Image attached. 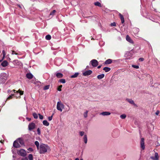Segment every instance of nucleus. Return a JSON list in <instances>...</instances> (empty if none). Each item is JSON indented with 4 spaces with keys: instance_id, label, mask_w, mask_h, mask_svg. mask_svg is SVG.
I'll use <instances>...</instances> for the list:
<instances>
[{
    "instance_id": "1",
    "label": "nucleus",
    "mask_w": 160,
    "mask_h": 160,
    "mask_svg": "<svg viewBox=\"0 0 160 160\" xmlns=\"http://www.w3.org/2000/svg\"><path fill=\"white\" fill-rule=\"evenodd\" d=\"M50 150L49 147L47 145L42 144L39 148V152L40 154H43Z\"/></svg>"
},
{
    "instance_id": "2",
    "label": "nucleus",
    "mask_w": 160,
    "mask_h": 160,
    "mask_svg": "<svg viewBox=\"0 0 160 160\" xmlns=\"http://www.w3.org/2000/svg\"><path fill=\"white\" fill-rule=\"evenodd\" d=\"M64 108V105L61 102H57V108L60 112H62V108Z\"/></svg>"
},
{
    "instance_id": "3",
    "label": "nucleus",
    "mask_w": 160,
    "mask_h": 160,
    "mask_svg": "<svg viewBox=\"0 0 160 160\" xmlns=\"http://www.w3.org/2000/svg\"><path fill=\"white\" fill-rule=\"evenodd\" d=\"M18 154L22 157H24L26 155V151L23 149H21L18 151Z\"/></svg>"
},
{
    "instance_id": "4",
    "label": "nucleus",
    "mask_w": 160,
    "mask_h": 160,
    "mask_svg": "<svg viewBox=\"0 0 160 160\" xmlns=\"http://www.w3.org/2000/svg\"><path fill=\"white\" fill-rule=\"evenodd\" d=\"M90 63L93 67H97L98 64V61L96 59H93L90 61Z\"/></svg>"
},
{
    "instance_id": "5",
    "label": "nucleus",
    "mask_w": 160,
    "mask_h": 160,
    "mask_svg": "<svg viewBox=\"0 0 160 160\" xmlns=\"http://www.w3.org/2000/svg\"><path fill=\"white\" fill-rule=\"evenodd\" d=\"M35 127V124L33 122L30 123L28 125V129L29 130H31L34 129Z\"/></svg>"
},
{
    "instance_id": "6",
    "label": "nucleus",
    "mask_w": 160,
    "mask_h": 160,
    "mask_svg": "<svg viewBox=\"0 0 160 160\" xmlns=\"http://www.w3.org/2000/svg\"><path fill=\"white\" fill-rule=\"evenodd\" d=\"M92 73V71L91 70H89L85 72H84L82 73V75L84 76H87L91 75Z\"/></svg>"
},
{
    "instance_id": "7",
    "label": "nucleus",
    "mask_w": 160,
    "mask_h": 160,
    "mask_svg": "<svg viewBox=\"0 0 160 160\" xmlns=\"http://www.w3.org/2000/svg\"><path fill=\"white\" fill-rule=\"evenodd\" d=\"M140 145L141 147L142 150H144L145 149L144 146V139L143 138H142L140 141Z\"/></svg>"
},
{
    "instance_id": "8",
    "label": "nucleus",
    "mask_w": 160,
    "mask_h": 160,
    "mask_svg": "<svg viewBox=\"0 0 160 160\" xmlns=\"http://www.w3.org/2000/svg\"><path fill=\"white\" fill-rule=\"evenodd\" d=\"M126 101L129 102L130 104L134 105L135 106L137 107V105L135 104L134 101L132 99H130L129 98H126Z\"/></svg>"
},
{
    "instance_id": "9",
    "label": "nucleus",
    "mask_w": 160,
    "mask_h": 160,
    "mask_svg": "<svg viewBox=\"0 0 160 160\" xmlns=\"http://www.w3.org/2000/svg\"><path fill=\"white\" fill-rule=\"evenodd\" d=\"M151 158L153 160H158L159 156L157 152H156L155 154L154 157H151Z\"/></svg>"
},
{
    "instance_id": "10",
    "label": "nucleus",
    "mask_w": 160,
    "mask_h": 160,
    "mask_svg": "<svg viewBox=\"0 0 160 160\" xmlns=\"http://www.w3.org/2000/svg\"><path fill=\"white\" fill-rule=\"evenodd\" d=\"M126 40L129 42L133 44V42L132 40L131 39V38L128 35H127L126 37Z\"/></svg>"
},
{
    "instance_id": "11",
    "label": "nucleus",
    "mask_w": 160,
    "mask_h": 160,
    "mask_svg": "<svg viewBox=\"0 0 160 160\" xmlns=\"http://www.w3.org/2000/svg\"><path fill=\"white\" fill-rule=\"evenodd\" d=\"M13 146L16 148H18L20 147V145L17 140L15 141L13 143Z\"/></svg>"
},
{
    "instance_id": "12",
    "label": "nucleus",
    "mask_w": 160,
    "mask_h": 160,
    "mask_svg": "<svg viewBox=\"0 0 160 160\" xmlns=\"http://www.w3.org/2000/svg\"><path fill=\"white\" fill-rule=\"evenodd\" d=\"M111 114V113L108 112H105L101 113L100 114L103 116H108Z\"/></svg>"
},
{
    "instance_id": "13",
    "label": "nucleus",
    "mask_w": 160,
    "mask_h": 160,
    "mask_svg": "<svg viewBox=\"0 0 160 160\" xmlns=\"http://www.w3.org/2000/svg\"><path fill=\"white\" fill-rule=\"evenodd\" d=\"M12 91L14 92V93L17 92V93H19L20 95H22L23 94V91L20 90H19L18 91H16L15 90H13Z\"/></svg>"
},
{
    "instance_id": "14",
    "label": "nucleus",
    "mask_w": 160,
    "mask_h": 160,
    "mask_svg": "<svg viewBox=\"0 0 160 160\" xmlns=\"http://www.w3.org/2000/svg\"><path fill=\"white\" fill-rule=\"evenodd\" d=\"M8 62L6 61L5 60L3 61L1 63V65L3 67H5L7 66L8 65Z\"/></svg>"
},
{
    "instance_id": "15",
    "label": "nucleus",
    "mask_w": 160,
    "mask_h": 160,
    "mask_svg": "<svg viewBox=\"0 0 160 160\" xmlns=\"http://www.w3.org/2000/svg\"><path fill=\"white\" fill-rule=\"evenodd\" d=\"M26 77L28 79H32L33 77L32 75L30 73H28L26 74Z\"/></svg>"
},
{
    "instance_id": "16",
    "label": "nucleus",
    "mask_w": 160,
    "mask_h": 160,
    "mask_svg": "<svg viewBox=\"0 0 160 160\" xmlns=\"http://www.w3.org/2000/svg\"><path fill=\"white\" fill-rule=\"evenodd\" d=\"M103 70L105 71L106 72H108L110 70L111 68L108 67H105L103 68Z\"/></svg>"
},
{
    "instance_id": "17",
    "label": "nucleus",
    "mask_w": 160,
    "mask_h": 160,
    "mask_svg": "<svg viewBox=\"0 0 160 160\" xmlns=\"http://www.w3.org/2000/svg\"><path fill=\"white\" fill-rule=\"evenodd\" d=\"M104 74H103L99 75L97 76V78L98 79H100L103 78L104 77Z\"/></svg>"
},
{
    "instance_id": "18",
    "label": "nucleus",
    "mask_w": 160,
    "mask_h": 160,
    "mask_svg": "<svg viewBox=\"0 0 160 160\" xmlns=\"http://www.w3.org/2000/svg\"><path fill=\"white\" fill-rule=\"evenodd\" d=\"M83 140L85 143L86 144L87 142V137L86 135H84L83 138Z\"/></svg>"
},
{
    "instance_id": "19",
    "label": "nucleus",
    "mask_w": 160,
    "mask_h": 160,
    "mask_svg": "<svg viewBox=\"0 0 160 160\" xmlns=\"http://www.w3.org/2000/svg\"><path fill=\"white\" fill-rule=\"evenodd\" d=\"M43 124L46 126H48L49 125V123L47 120H44L43 121Z\"/></svg>"
},
{
    "instance_id": "20",
    "label": "nucleus",
    "mask_w": 160,
    "mask_h": 160,
    "mask_svg": "<svg viewBox=\"0 0 160 160\" xmlns=\"http://www.w3.org/2000/svg\"><path fill=\"white\" fill-rule=\"evenodd\" d=\"M112 62V61L111 59H108L105 61V64H110Z\"/></svg>"
},
{
    "instance_id": "21",
    "label": "nucleus",
    "mask_w": 160,
    "mask_h": 160,
    "mask_svg": "<svg viewBox=\"0 0 160 160\" xmlns=\"http://www.w3.org/2000/svg\"><path fill=\"white\" fill-rule=\"evenodd\" d=\"M56 75L58 78H61L63 76V75L60 73H57Z\"/></svg>"
},
{
    "instance_id": "22",
    "label": "nucleus",
    "mask_w": 160,
    "mask_h": 160,
    "mask_svg": "<svg viewBox=\"0 0 160 160\" xmlns=\"http://www.w3.org/2000/svg\"><path fill=\"white\" fill-rule=\"evenodd\" d=\"M78 73L76 72L73 75H72L71 76V78H76L78 76Z\"/></svg>"
},
{
    "instance_id": "23",
    "label": "nucleus",
    "mask_w": 160,
    "mask_h": 160,
    "mask_svg": "<svg viewBox=\"0 0 160 160\" xmlns=\"http://www.w3.org/2000/svg\"><path fill=\"white\" fill-rule=\"evenodd\" d=\"M18 142H19L20 144L22 145L23 143V140L21 139V138H19L17 140Z\"/></svg>"
},
{
    "instance_id": "24",
    "label": "nucleus",
    "mask_w": 160,
    "mask_h": 160,
    "mask_svg": "<svg viewBox=\"0 0 160 160\" xmlns=\"http://www.w3.org/2000/svg\"><path fill=\"white\" fill-rule=\"evenodd\" d=\"M35 144L36 146L37 149H38L39 148V142L38 141H36L35 142Z\"/></svg>"
},
{
    "instance_id": "25",
    "label": "nucleus",
    "mask_w": 160,
    "mask_h": 160,
    "mask_svg": "<svg viewBox=\"0 0 160 160\" xmlns=\"http://www.w3.org/2000/svg\"><path fill=\"white\" fill-rule=\"evenodd\" d=\"M94 5L95 6H98L99 7H101V3L99 2H95Z\"/></svg>"
},
{
    "instance_id": "26",
    "label": "nucleus",
    "mask_w": 160,
    "mask_h": 160,
    "mask_svg": "<svg viewBox=\"0 0 160 160\" xmlns=\"http://www.w3.org/2000/svg\"><path fill=\"white\" fill-rule=\"evenodd\" d=\"M28 158L29 160H33V156L32 154H29L28 155Z\"/></svg>"
},
{
    "instance_id": "27",
    "label": "nucleus",
    "mask_w": 160,
    "mask_h": 160,
    "mask_svg": "<svg viewBox=\"0 0 160 160\" xmlns=\"http://www.w3.org/2000/svg\"><path fill=\"white\" fill-rule=\"evenodd\" d=\"M46 39L47 40H50L51 38V36L49 35H48L46 36Z\"/></svg>"
},
{
    "instance_id": "28",
    "label": "nucleus",
    "mask_w": 160,
    "mask_h": 160,
    "mask_svg": "<svg viewBox=\"0 0 160 160\" xmlns=\"http://www.w3.org/2000/svg\"><path fill=\"white\" fill-rule=\"evenodd\" d=\"M126 117V115L125 114H123L120 116V118L122 119L125 118Z\"/></svg>"
},
{
    "instance_id": "29",
    "label": "nucleus",
    "mask_w": 160,
    "mask_h": 160,
    "mask_svg": "<svg viewBox=\"0 0 160 160\" xmlns=\"http://www.w3.org/2000/svg\"><path fill=\"white\" fill-rule=\"evenodd\" d=\"M88 111H86L83 114L84 117L85 118H86L88 116Z\"/></svg>"
},
{
    "instance_id": "30",
    "label": "nucleus",
    "mask_w": 160,
    "mask_h": 160,
    "mask_svg": "<svg viewBox=\"0 0 160 160\" xmlns=\"http://www.w3.org/2000/svg\"><path fill=\"white\" fill-rule=\"evenodd\" d=\"M59 82L62 83H64L66 82V81L65 79H62L59 80Z\"/></svg>"
},
{
    "instance_id": "31",
    "label": "nucleus",
    "mask_w": 160,
    "mask_h": 160,
    "mask_svg": "<svg viewBox=\"0 0 160 160\" xmlns=\"http://www.w3.org/2000/svg\"><path fill=\"white\" fill-rule=\"evenodd\" d=\"M49 87H50L49 85H48L45 86L44 87V88H43V89L44 90H46L48 89L49 88Z\"/></svg>"
},
{
    "instance_id": "32",
    "label": "nucleus",
    "mask_w": 160,
    "mask_h": 160,
    "mask_svg": "<svg viewBox=\"0 0 160 160\" xmlns=\"http://www.w3.org/2000/svg\"><path fill=\"white\" fill-rule=\"evenodd\" d=\"M33 116L34 118L35 119H37L38 118V115L36 113H33Z\"/></svg>"
},
{
    "instance_id": "33",
    "label": "nucleus",
    "mask_w": 160,
    "mask_h": 160,
    "mask_svg": "<svg viewBox=\"0 0 160 160\" xmlns=\"http://www.w3.org/2000/svg\"><path fill=\"white\" fill-rule=\"evenodd\" d=\"M56 12V11L55 10H53L50 13V15H53L54 14V13Z\"/></svg>"
},
{
    "instance_id": "34",
    "label": "nucleus",
    "mask_w": 160,
    "mask_h": 160,
    "mask_svg": "<svg viewBox=\"0 0 160 160\" xmlns=\"http://www.w3.org/2000/svg\"><path fill=\"white\" fill-rule=\"evenodd\" d=\"M14 94H12L6 100H9V99H10L11 98H12V96L14 95Z\"/></svg>"
},
{
    "instance_id": "35",
    "label": "nucleus",
    "mask_w": 160,
    "mask_h": 160,
    "mask_svg": "<svg viewBox=\"0 0 160 160\" xmlns=\"http://www.w3.org/2000/svg\"><path fill=\"white\" fill-rule=\"evenodd\" d=\"M2 54H3V57L2 59H3L5 57L6 53L5 52L4 50L2 51Z\"/></svg>"
},
{
    "instance_id": "36",
    "label": "nucleus",
    "mask_w": 160,
    "mask_h": 160,
    "mask_svg": "<svg viewBox=\"0 0 160 160\" xmlns=\"http://www.w3.org/2000/svg\"><path fill=\"white\" fill-rule=\"evenodd\" d=\"M84 132L83 131H80L79 132V134L81 136H82L84 135Z\"/></svg>"
},
{
    "instance_id": "37",
    "label": "nucleus",
    "mask_w": 160,
    "mask_h": 160,
    "mask_svg": "<svg viewBox=\"0 0 160 160\" xmlns=\"http://www.w3.org/2000/svg\"><path fill=\"white\" fill-rule=\"evenodd\" d=\"M132 67H133L134 68H135L138 69V68H139V66L138 65H132Z\"/></svg>"
},
{
    "instance_id": "38",
    "label": "nucleus",
    "mask_w": 160,
    "mask_h": 160,
    "mask_svg": "<svg viewBox=\"0 0 160 160\" xmlns=\"http://www.w3.org/2000/svg\"><path fill=\"white\" fill-rule=\"evenodd\" d=\"M62 87V85H61L60 86H59V87H58V91H61V88Z\"/></svg>"
},
{
    "instance_id": "39",
    "label": "nucleus",
    "mask_w": 160,
    "mask_h": 160,
    "mask_svg": "<svg viewBox=\"0 0 160 160\" xmlns=\"http://www.w3.org/2000/svg\"><path fill=\"white\" fill-rule=\"evenodd\" d=\"M54 114H53L52 115V116H50V117H49L48 118V120L49 121H51L52 119V116Z\"/></svg>"
},
{
    "instance_id": "40",
    "label": "nucleus",
    "mask_w": 160,
    "mask_h": 160,
    "mask_svg": "<svg viewBox=\"0 0 160 160\" xmlns=\"http://www.w3.org/2000/svg\"><path fill=\"white\" fill-rule=\"evenodd\" d=\"M38 115L39 116V118L40 119H43V116L40 114H38Z\"/></svg>"
},
{
    "instance_id": "41",
    "label": "nucleus",
    "mask_w": 160,
    "mask_h": 160,
    "mask_svg": "<svg viewBox=\"0 0 160 160\" xmlns=\"http://www.w3.org/2000/svg\"><path fill=\"white\" fill-rule=\"evenodd\" d=\"M120 19H121V22L122 23H123L124 22V18H121Z\"/></svg>"
},
{
    "instance_id": "42",
    "label": "nucleus",
    "mask_w": 160,
    "mask_h": 160,
    "mask_svg": "<svg viewBox=\"0 0 160 160\" xmlns=\"http://www.w3.org/2000/svg\"><path fill=\"white\" fill-rule=\"evenodd\" d=\"M12 54H15L16 55H18V54L16 52L14 51H12Z\"/></svg>"
},
{
    "instance_id": "43",
    "label": "nucleus",
    "mask_w": 160,
    "mask_h": 160,
    "mask_svg": "<svg viewBox=\"0 0 160 160\" xmlns=\"http://www.w3.org/2000/svg\"><path fill=\"white\" fill-rule=\"evenodd\" d=\"M38 133V134L40 135V131L39 128H38L37 129Z\"/></svg>"
},
{
    "instance_id": "44",
    "label": "nucleus",
    "mask_w": 160,
    "mask_h": 160,
    "mask_svg": "<svg viewBox=\"0 0 160 160\" xmlns=\"http://www.w3.org/2000/svg\"><path fill=\"white\" fill-rule=\"evenodd\" d=\"M111 26H116V23L115 22L112 23L111 24Z\"/></svg>"
},
{
    "instance_id": "45",
    "label": "nucleus",
    "mask_w": 160,
    "mask_h": 160,
    "mask_svg": "<svg viewBox=\"0 0 160 160\" xmlns=\"http://www.w3.org/2000/svg\"><path fill=\"white\" fill-rule=\"evenodd\" d=\"M21 160H28V159L27 157H24L22 158Z\"/></svg>"
},
{
    "instance_id": "46",
    "label": "nucleus",
    "mask_w": 160,
    "mask_h": 160,
    "mask_svg": "<svg viewBox=\"0 0 160 160\" xmlns=\"http://www.w3.org/2000/svg\"><path fill=\"white\" fill-rule=\"evenodd\" d=\"M139 60L140 61H143L144 60V58H140L139 59Z\"/></svg>"
},
{
    "instance_id": "47",
    "label": "nucleus",
    "mask_w": 160,
    "mask_h": 160,
    "mask_svg": "<svg viewBox=\"0 0 160 160\" xmlns=\"http://www.w3.org/2000/svg\"><path fill=\"white\" fill-rule=\"evenodd\" d=\"M159 111H157V112H156L155 113V114L157 115H158V114H159Z\"/></svg>"
},
{
    "instance_id": "48",
    "label": "nucleus",
    "mask_w": 160,
    "mask_h": 160,
    "mask_svg": "<svg viewBox=\"0 0 160 160\" xmlns=\"http://www.w3.org/2000/svg\"><path fill=\"white\" fill-rule=\"evenodd\" d=\"M28 150L29 151H32L33 150V149L32 148H28Z\"/></svg>"
},
{
    "instance_id": "49",
    "label": "nucleus",
    "mask_w": 160,
    "mask_h": 160,
    "mask_svg": "<svg viewBox=\"0 0 160 160\" xmlns=\"http://www.w3.org/2000/svg\"><path fill=\"white\" fill-rule=\"evenodd\" d=\"M119 16H120V18H123V16L120 13L119 14Z\"/></svg>"
},
{
    "instance_id": "50",
    "label": "nucleus",
    "mask_w": 160,
    "mask_h": 160,
    "mask_svg": "<svg viewBox=\"0 0 160 160\" xmlns=\"http://www.w3.org/2000/svg\"><path fill=\"white\" fill-rule=\"evenodd\" d=\"M119 16H120V18H123V16L120 13L119 14Z\"/></svg>"
},
{
    "instance_id": "51",
    "label": "nucleus",
    "mask_w": 160,
    "mask_h": 160,
    "mask_svg": "<svg viewBox=\"0 0 160 160\" xmlns=\"http://www.w3.org/2000/svg\"><path fill=\"white\" fill-rule=\"evenodd\" d=\"M75 160H79V159L78 158H77L75 159ZM80 160H83L82 159H81Z\"/></svg>"
},
{
    "instance_id": "52",
    "label": "nucleus",
    "mask_w": 160,
    "mask_h": 160,
    "mask_svg": "<svg viewBox=\"0 0 160 160\" xmlns=\"http://www.w3.org/2000/svg\"><path fill=\"white\" fill-rule=\"evenodd\" d=\"M101 65H99L98 66V69L100 68H101Z\"/></svg>"
},
{
    "instance_id": "53",
    "label": "nucleus",
    "mask_w": 160,
    "mask_h": 160,
    "mask_svg": "<svg viewBox=\"0 0 160 160\" xmlns=\"http://www.w3.org/2000/svg\"><path fill=\"white\" fill-rule=\"evenodd\" d=\"M27 119L29 121H30L31 120V119L29 118H27Z\"/></svg>"
},
{
    "instance_id": "54",
    "label": "nucleus",
    "mask_w": 160,
    "mask_h": 160,
    "mask_svg": "<svg viewBox=\"0 0 160 160\" xmlns=\"http://www.w3.org/2000/svg\"><path fill=\"white\" fill-rule=\"evenodd\" d=\"M159 145H160V144H158V145H157V146H159Z\"/></svg>"
},
{
    "instance_id": "55",
    "label": "nucleus",
    "mask_w": 160,
    "mask_h": 160,
    "mask_svg": "<svg viewBox=\"0 0 160 160\" xmlns=\"http://www.w3.org/2000/svg\"><path fill=\"white\" fill-rule=\"evenodd\" d=\"M159 145H160V144H158V145H157V146H159Z\"/></svg>"
},
{
    "instance_id": "56",
    "label": "nucleus",
    "mask_w": 160,
    "mask_h": 160,
    "mask_svg": "<svg viewBox=\"0 0 160 160\" xmlns=\"http://www.w3.org/2000/svg\"><path fill=\"white\" fill-rule=\"evenodd\" d=\"M159 145H160V144H158V145H157V146H159Z\"/></svg>"
},
{
    "instance_id": "57",
    "label": "nucleus",
    "mask_w": 160,
    "mask_h": 160,
    "mask_svg": "<svg viewBox=\"0 0 160 160\" xmlns=\"http://www.w3.org/2000/svg\"><path fill=\"white\" fill-rule=\"evenodd\" d=\"M18 63H20V62H18Z\"/></svg>"
},
{
    "instance_id": "58",
    "label": "nucleus",
    "mask_w": 160,
    "mask_h": 160,
    "mask_svg": "<svg viewBox=\"0 0 160 160\" xmlns=\"http://www.w3.org/2000/svg\"><path fill=\"white\" fill-rule=\"evenodd\" d=\"M1 60H0V62H1Z\"/></svg>"
}]
</instances>
